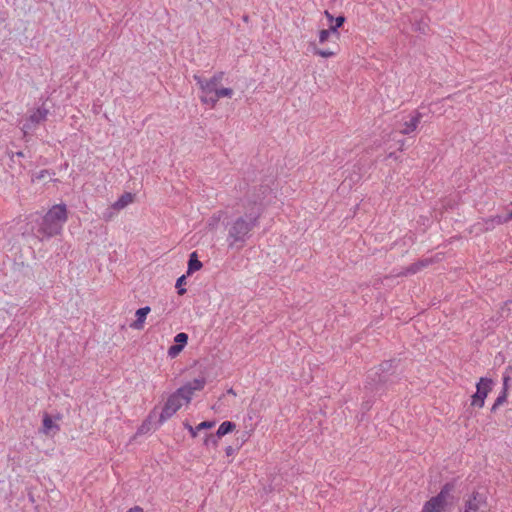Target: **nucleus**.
Returning <instances> with one entry per match:
<instances>
[{"label": "nucleus", "instance_id": "nucleus-15", "mask_svg": "<svg viewBox=\"0 0 512 512\" xmlns=\"http://www.w3.org/2000/svg\"><path fill=\"white\" fill-rule=\"evenodd\" d=\"M202 262L198 259L197 252H192L189 256L187 274L190 275L202 268Z\"/></svg>", "mask_w": 512, "mask_h": 512}, {"label": "nucleus", "instance_id": "nucleus-13", "mask_svg": "<svg viewBox=\"0 0 512 512\" xmlns=\"http://www.w3.org/2000/svg\"><path fill=\"white\" fill-rule=\"evenodd\" d=\"M60 417H57L56 420H53V418L48 415L44 414L43 420H42V429L41 433L45 436H54L56 433L59 432L60 426L57 423V420H59Z\"/></svg>", "mask_w": 512, "mask_h": 512}, {"label": "nucleus", "instance_id": "nucleus-29", "mask_svg": "<svg viewBox=\"0 0 512 512\" xmlns=\"http://www.w3.org/2000/svg\"><path fill=\"white\" fill-rule=\"evenodd\" d=\"M47 173H48L47 170H43V171L40 172V175L37 178H43L44 174H47Z\"/></svg>", "mask_w": 512, "mask_h": 512}, {"label": "nucleus", "instance_id": "nucleus-23", "mask_svg": "<svg viewBox=\"0 0 512 512\" xmlns=\"http://www.w3.org/2000/svg\"><path fill=\"white\" fill-rule=\"evenodd\" d=\"M183 350L182 345H172L168 349V355L172 358L176 357Z\"/></svg>", "mask_w": 512, "mask_h": 512}, {"label": "nucleus", "instance_id": "nucleus-30", "mask_svg": "<svg viewBox=\"0 0 512 512\" xmlns=\"http://www.w3.org/2000/svg\"><path fill=\"white\" fill-rule=\"evenodd\" d=\"M210 439H212V435H207L206 439H205V444L207 445L208 442L210 441Z\"/></svg>", "mask_w": 512, "mask_h": 512}, {"label": "nucleus", "instance_id": "nucleus-14", "mask_svg": "<svg viewBox=\"0 0 512 512\" xmlns=\"http://www.w3.org/2000/svg\"><path fill=\"white\" fill-rule=\"evenodd\" d=\"M151 311V308L149 306H145V307H142V308H139L138 310H136L135 312V321H133L131 324H130V327L133 328V329H136V330H142L145 326V321H146V318H147V315L150 313Z\"/></svg>", "mask_w": 512, "mask_h": 512}, {"label": "nucleus", "instance_id": "nucleus-28", "mask_svg": "<svg viewBox=\"0 0 512 512\" xmlns=\"http://www.w3.org/2000/svg\"><path fill=\"white\" fill-rule=\"evenodd\" d=\"M232 453H233V448H232L231 446L227 447V448H226V454H227L228 456H230V455H232Z\"/></svg>", "mask_w": 512, "mask_h": 512}, {"label": "nucleus", "instance_id": "nucleus-12", "mask_svg": "<svg viewBox=\"0 0 512 512\" xmlns=\"http://www.w3.org/2000/svg\"><path fill=\"white\" fill-rule=\"evenodd\" d=\"M48 110L45 108H37L33 110L27 119V122L23 125L24 133L32 130L36 125L46 120Z\"/></svg>", "mask_w": 512, "mask_h": 512}, {"label": "nucleus", "instance_id": "nucleus-19", "mask_svg": "<svg viewBox=\"0 0 512 512\" xmlns=\"http://www.w3.org/2000/svg\"><path fill=\"white\" fill-rule=\"evenodd\" d=\"M233 89L231 88H218L215 90L214 95L212 96V99H215V106L217 105V102L220 98H231L233 96Z\"/></svg>", "mask_w": 512, "mask_h": 512}, {"label": "nucleus", "instance_id": "nucleus-3", "mask_svg": "<svg viewBox=\"0 0 512 512\" xmlns=\"http://www.w3.org/2000/svg\"><path fill=\"white\" fill-rule=\"evenodd\" d=\"M67 220V206L65 204H55L42 217L38 234L42 238H51L60 235Z\"/></svg>", "mask_w": 512, "mask_h": 512}, {"label": "nucleus", "instance_id": "nucleus-20", "mask_svg": "<svg viewBox=\"0 0 512 512\" xmlns=\"http://www.w3.org/2000/svg\"><path fill=\"white\" fill-rule=\"evenodd\" d=\"M427 265H428L427 261H419V262L413 263L409 267H407L406 273L407 274H415Z\"/></svg>", "mask_w": 512, "mask_h": 512}, {"label": "nucleus", "instance_id": "nucleus-2", "mask_svg": "<svg viewBox=\"0 0 512 512\" xmlns=\"http://www.w3.org/2000/svg\"><path fill=\"white\" fill-rule=\"evenodd\" d=\"M261 216V209L257 204H251L244 217L237 218L228 230L227 241L230 247L243 244L250 232L257 226Z\"/></svg>", "mask_w": 512, "mask_h": 512}, {"label": "nucleus", "instance_id": "nucleus-26", "mask_svg": "<svg viewBox=\"0 0 512 512\" xmlns=\"http://www.w3.org/2000/svg\"><path fill=\"white\" fill-rule=\"evenodd\" d=\"M416 30L420 31L421 33H426L427 25H426V24H424V23H420V24H418V26L416 27Z\"/></svg>", "mask_w": 512, "mask_h": 512}, {"label": "nucleus", "instance_id": "nucleus-22", "mask_svg": "<svg viewBox=\"0 0 512 512\" xmlns=\"http://www.w3.org/2000/svg\"><path fill=\"white\" fill-rule=\"evenodd\" d=\"M186 283V277L185 275H182L181 277H179L177 279V282H176V288L178 289V294L179 295H184L186 293V289L185 288H182V286Z\"/></svg>", "mask_w": 512, "mask_h": 512}, {"label": "nucleus", "instance_id": "nucleus-9", "mask_svg": "<svg viewBox=\"0 0 512 512\" xmlns=\"http://www.w3.org/2000/svg\"><path fill=\"white\" fill-rule=\"evenodd\" d=\"M424 114L418 110L411 112L408 116L403 117L398 125V130L403 135H410L418 128Z\"/></svg>", "mask_w": 512, "mask_h": 512}, {"label": "nucleus", "instance_id": "nucleus-16", "mask_svg": "<svg viewBox=\"0 0 512 512\" xmlns=\"http://www.w3.org/2000/svg\"><path fill=\"white\" fill-rule=\"evenodd\" d=\"M509 377H504V387L502 392L496 398L494 404L491 407V412H495L499 406H501L507 399V381Z\"/></svg>", "mask_w": 512, "mask_h": 512}, {"label": "nucleus", "instance_id": "nucleus-27", "mask_svg": "<svg viewBox=\"0 0 512 512\" xmlns=\"http://www.w3.org/2000/svg\"><path fill=\"white\" fill-rule=\"evenodd\" d=\"M126 512H144L143 508L140 506H134L127 510Z\"/></svg>", "mask_w": 512, "mask_h": 512}, {"label": "nucleus", "instance_id": "nucleus-31", "mask_svg": "<svg viewBox=\"0 0 512 512\" xmlns=\"http://www.w3.org/2000/svg\"><path fill=\"white\" fill-rule=\"evenodd\" d=\"M17 155H18L19 157H23V156H24L23 152H18V153H17Z\"/></svg>", "mask_w": 512, "mask_h": 512}, {"label": "nucleus", "instance_id": "nucleus-8", "mask_svg": "<svg viewBox=\"0 0 512 512\" xmlns=\"http://www.w3.org/2000/svg\"><path fill=\"white\" fill-rule=\"evenodd\" d=\"M493 381L490 378L481 377L476 384V392L471 397V406L482 408L488 393L492 390Z\"/></svg>", "mask_w": 512, "mask_h": 512}, {"label": "nucleus", "instance_id": "nucleus-7", "mask_svg": "<svg viewBox=\"0 0 512 512\" xmlns=\"http://www.w3.org/2000/svg\"><path fill=\"white\" fill-rule=\"evenodd\" d=\"M453 489V483H446L436 496L425 502L421 512H443Z\"/></svg>", "mask_w": 512, "mask_h": 512}, {"label": "nucleus", "instance_id": "nucleus-32", "mask_svg": "<svg viewBox=\"0 0 512 512\" xmlns=\"http://www.w3.org/2000/svg\"><path fill=\"white\" fill-rule=\"evenodd\" d=\"M228 392L235 395V393H234V391L232 389H229Z\"/></svg>", "mask_w": 512, "mask_h": 512}, {"label": "nucleus", "instance_id": "nucleus-1", "mask_svg": "<svg viewBox=\"0 0 512 512\" xmlns=\"http://www.w3.org/2000/svg\"><path fill=\"white\" fill-rule=\"evenodd\" d=\"M206 385V378L199 377L185 383L173 392L166 400L159 417L161 423L170 419L184 405H188L195 392L202 391Z\"/></svg>", "mask_w": 512, "mask_h": 512}, {"label": "nucleus", "instance_id": "nucleus-24", "mask_svg": "<svg viewBox=\"0 0 512 512\" xmlns=\"http://www.w3.org/2000/svg\"><path fill=\"white\" fill-rule=\"evenodd\" d=\"M215 422L213 421H203L197 425V430L210 429L214 427Z\"/></svg>", "mask_w": 512, "mask_h": 512}, {"label": "nucleus", "instance_id": "nucleus-5", "mask_svg": "<svg viewBox=\"0 0 512 512\" xmlns=\"http://www.w3.org/2000/svg\"><path fill=\"white\" fill-rule=\"evenodd\" d=\"M197 85L201 90L200 100L203 104L209 105L211 108L215 107V99H212L215 90L223 79V73H217L209 79L195 76Z\"/></svg>", "mask_w": 512, "mask_h": 512}, {"label": "nucleus", "instance_id": "nucleus-25", "mask_svg": "<svg viewBox=\"0 0 512 512\" xmlns=\"http://www.w3.org/2000/svg\"><path fill=\"white\" fill-rule=\"evenodd\" d=\"M185 427L187 428V430L189 431V433L191 434V436L193 438H195L197 436V433L199 431V430H197V426L194 428L191 425H189L188 423H186Z\"/></svg>", "mask_w": 512, "mask_h": 512}, {"label": "nucleus", "instance_id": "nucleus-21", "mask_svg": "<svg viewBox=\"0 0 512 512\" xmlns=\"http://www.w3.org/2000/svg\"><path fill=\"white\" fill-rule=\"evenodd\" d=\"M174 341L177 345H182V348H184L188 341V335L184 332L178 333L175 336Z\"/></svg>", "mask_w": 512, "mask_h": 512}, {"label": "nucleus", "instance_id": "nucleus-17", "mask_svg": "<svg viewBox=\"0 0 512 512\" xmlns=\"http://www.w3.org/2000/svg\"><path fill=\"white\" fill-rule=\"evenodd\" d=\"M235 428H236L235 423H233L231 421H224L218 427L216 435H217V437L221 438V437L233 432Z\"/></svg>", "mask_w": 512, "mask_h": 512}, {"label": "nucleus", "instance_id": "nucleus-6", "mask_svg": "<svg viewBox=\"0 0 512 512\" xmlns=\"http://www.w3.org/2000/svg\"><path fill=\"white\" fill-rule=\"evenodd\" d=\"M394 360H387L382 362L378 367L369 371L367 376V384L371 389H378L379 386L388 382L389 376L394 369Z\"/></svg>", "mask_w": 512, "mask_h": 512}, {"label": "nucleus", "instance_id": "nucleus-10", "mask_svg": "<svg viewBox=\"0 0 512 512\" xmlns=\"http://www.w3.org/2000/svg\"><path fill=\"white\" fill-rule=\"evenodd\" d=\"M486 508V495L484 493L474 491L465 501L464 512H481Z\"/></svg>", "mask_w": 512, "mask_h": 512}, {"label": "nucleus", "instance_id": "nucleus-4", "mask_svg": "<svg viewBox=\"0 0 512 512\" xmlns=\"http://www.w3.org/2000/svg\"><path fill=\"white\" fill-rule=\"evenodd\" d=\"M328 21V28L322 29V44L324 42L331 41L333 43L332 49H326L322 47V58L330 57L336 55L339 51V45L337 41L340 39V33L338 28H340L345 22V17L343 15H339L334 18L327 10L323 13Z\"/></svg>", "mask_w": 512, "mask_h": 512}, {"label": "nucleus", "instance_id": "nucleus-18", "mask_svg": "<svg viewBox=\"0 0 512 512\" xmlns=\"http://www.w3.org/2000/svg\"><path fill=\"white\" fill-rule=\"evenodd\" d=\"M511 220H512V210L505 217L495 216L492 219L488 220L486 222V225H487L486 229H492V228H494L495 224L499 225V224L507 223Z\"/></svg>", "mask_w": 512, "mask_h": 512}, {"label": "nucleus", "instance_id": "nucleus-11", "mask_svg": "<svg viewBox=\"0 0 512 512\" xmlns=\"http://www.w3.org/2000/svg\"><path fill=\"white\" fill-rule=\"evenodd\" d=\"M135 200L134 194L130 192L123 193L117 201H115L111 207L108 209L107 213H105L104 218L105 220H110L114 217L115 212H118L124 208H126L128 205L132 204Z\"/></svg>", "mask_w": 512, "mask_h": 512}]
</instances>
